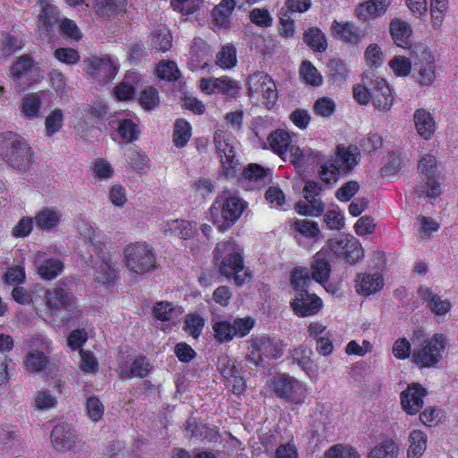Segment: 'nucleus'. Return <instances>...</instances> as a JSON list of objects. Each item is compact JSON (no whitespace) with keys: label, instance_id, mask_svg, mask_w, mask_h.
<instances>
[{"label":"nucleus","instance_id":"nucleus-1","mask_svg":"<svg viewBox=\"0 0 458 458\" xmlns=\"http://www.w3.org/2000/svg\"><path fill=\"white\" fill-rule=\"evenodd\" d=\"M214 259L221 275L233 278L236 285H242L249 275L244 271L242 249L233 240L220 242L214 250Z\"/></svg>","mask_w":458,"mask_h":458},{"label":"nucleus","instance_id":"nucleus-2","mask_svg":"<svg viewBox=\"0 0 458 458\" xmlns=\"http://www.w3.org/2000/svg\"><path fill=\"white\" fill-rule=\"evenodd\" d=\"M246 208L247 202L245 200L237 196L230 195L227 191H224L216 196L211 205L209 208L210 217L217 229L220 232H225L236 223Z\"/></svg>","mask_w":458,"mask_h":458},{"label":"nucleus","instance_id":"nucleus-3","mask_svg":"<svg viewBox=\"0 0 458 458\" xmlns=\"http://www.w3.org/2000/svg\"><path fill=\"white\" fill-rule=\"evenodd\" d=\"M0 156L20 172H26L32 163L30 147L21 136L12 131L0 135Z\"/></svg>","mask_w":458,"mask_h":458},{"label":"nucleus","instance_id":"nucleus-4","mask_svg":"<svg viewBox=\"0 0 458 458\" xmlns=\"http://www.w3.org/2000/svg\"><path fill=\"white\" fill-rule=\"evenodd\" d=\"M447 344L448 340L444 334H435L414 348L412 361L420 368H436L443 359Z\"/></svg>","mask_w":458,"mask_h":458},{"label":"nucleus","instance_id":"nucleus-5","mask_svg":"<svg viewBox=\"0 0 458 458\" xmlns=\"http://www.w3.org/2000/svg\"><path fill=\"white\" fill-rule=\"evenodd\" d=\"M125 266L132 273L145 274L156 267V255L153 248L145 242H137L124 249Z\"/></svg>","mask_w":458,"mask_h":458},{"label":"nucleus","instance_id":"nucleus-6","mask_svg":"<svg viewBox=\"0 0 458 458\" xmlns=\"http://www.w3.org/2000/svg\"><path fill=\"white\" fill-rule=\"evenodd\" d=\"M214 143L225 177L235 176L239 170V163L235 159V138L230 131L218 129L214 134Z\"/></svg>","mask_w":458,"mask_h":458},{"label":"nucleus","instance_id":"nucleus-7","mask_svg":"<svg viewBox=\"0 0 458 458\" xmlns=\"http://www.w3.org/2000/svg\"><path fill=\"white\" fill-rule=\"evenodd\" d=\"M271 386L275 394L285 402L301 404L306 398L304 385L295 377L283 373L273 377Z\"/></svg>","mask_w":458,"mask_h":458},{"label":"nucleus","instance_id":"nucleus-8","mask_svg":"<svg viewBox=\"0 0 458 458\" xmlns=\"http://www.w3.org/2000/svg\"><path fill=\"white\" fill-rule=\"evenodd\" d=\"M249 96L257 102H262L267 108L273 106L278 98L276 86L267 74L257 72L248 80Z\"/></svg>","mask_w":458,"mask_h":458},{"label":"nucleus","instance_id":"nucleus-9","mask_svg":"<svg viewBox=\"0 0 458 458\" xmlns=\"http://www.w3.org/2000/svg\"><path fill=\"white\" fill-rule=\"evenodd\" d=\"M328 245L333 256L342 258L352 265L360 262L363 259L364 251L361 244L352 235H345L331 240Z\"/></svg>","mask_w":458,"mask_h":458},{"label":"nucleus","instance_id":"nucleus-10","mask_svg":"<svg viewBox=\"0 0 458 458\" xmlns=\"http://www.w3.org/2000/svg\"><path fill=\"white\" fill-rule=\"evenodd\" d=\"M321 186L318 182L307 181L304 188V200H300L295 205L297 213L303 216H319L324 211V204L319 195Z\"/></svg>","mask_w":458,"mask_h":458},{"label":"nucleus","instance_id":"nucleus-11","mask_svg":"<svg viewBox=\"0 0 458 458\" xmlns=\"http://www.w3.org/2000/svg\"><path fill=\"white\" fill-rule=\"evenodd\" d=\"M255 321L250 317L238 318L231 324L227 321L216 322L213 329L216 339L220 342H229L233 336L243 337L254 327Z\"/></svg>","mask_w":458,"mask_h":458},{"label":"nucleus","instance_id":"nucleus-12","mask_svg":"<svg viewBox=\"0 0 458 458\" xmlns=\"http://www.w3.org/2000/svg\"><path fill=\"white\" fill-rule=\"evenodd\" d=\"M118 64L110 56H93L88 59L86 72L93 81L108 83L116 75Z\"/></svg>","mask_w":458,"mask_h":458},{"label":"nucleus","instance_id":"nucleus-13","mask_svg":"<svg viewBox=\"0 0 458 458\" xmlns=\"http://www.w3.org/2000/svg\"><path fill=\"white\" fill-rule=\"evenodd\" d=\"M333 254L329 245L321 248L312 258L309 272L313 280L319 284H327L331 275Z\"/></svg>","mask_w":458,"mask_h":458},{"label":"nucleus","instance_id":"nucleus-14","mask_svg":"<svg viewBox=\"0 0 458 458\" xmlns=\"http://www.w3.org/2000/svg\"><path fill=\"white\" fill-rule=\"evenodd\" d=\"M199 88L205 94H222L229 98H236L240 89L238 83L227 76L203 78L199 81Z\"/></svg>","mask_w":458,"mask_h":458},{"label":"nucleus","instance_id":"nucleus-15","mask_svg":"<svg viewBox=\"0 0 458 458\" xmlns=\"http://www.w3.org/2000/svg\"><path fill=\"white\" fill-rule=\"evenodd\" d=\"M31 346H38L41 350L33 348L28 352L24 361L27 369L32 372L45 371L49 364V359L45 353L48 352V342L41 336H36L31 338Z\"/></svg>","mask_w":458,"mask_h":458},{"label":"nucleus","instance_id":"nucleus-16","mask_svg":"<svg viewBox=\"0 0 458 458\" xmlns=\"http://www.w3.org/2000/svg\"><path fill=\"white\" fill-rule=\"evenodd\" d=\"M99 255V252L98 253ZM94 276L98 284L107 285L112 284L117 276V260L110 253H104L98 256L94 261Z\"/></svg>","mask_w":458,"mask_h":458},{"label":"nucleus","instance_id":"nucleus-17","mask_svg":"<svg viewBox=\"0 0 458 458\" xmlns=\"http://www.w3.org/2000/svg\"><path fill=\"white\" fill-rule=\"evenodd\" d=\"M428 391L419 383H412L401 393V404L403 409L411 415L416 414L423 407V397Z\"/></svg>","mask_w":458,"mask_h":458},{"label":"nucleus","instance_id":"nucleus-18","mask_svg":"<svg viewBox=\"0 0 458 458\" xmlns=\"http://www.w3.org/2000/svg\"><path fill=\"white\" fill-rule=\"evenodd\" d=\"M50 437L54 448L59 452L72 450L78 440L76 431L67 423L55 426Z\"/></svg>","mask_w":458,"mask_h":458},{"label":"nucleus","instance_id":"nucleus-19","mask_svg":"<svg viewBox=\"0 0 458 458\" xmlns=\"http://www.w3.org/2000/svg\"><path fill=\"white\" fill-rule=\"evenodd\" d=\"M291 306L297 315H315L322 307V300L308 291L296 293Z\"/></svg>","mask_w":458,"mask_h":458},{"label":"nucleus","instance_id":"nucleus-20","mask_svg":"<svg viewBox=\"0 0 458 458\" xmlns=\"http://www.w3.org/2000/svg\"><path fill=\"white\" fill-rule=\"evenodd\" d=\"M371 100L376 109L388 111L394 103V97L386 81L376 77L371 78Z\"/></svg>","mask_w":458,"mask_h":458},{"label":"nucleus","instance_id":"nucleus-21","mask_svg":"<svg viewBox=\"0 0 458 458\" xmlns=\"http://www.w3.org/2000/svg\"><path fill=\"white\" fill-rule=\"evenodd\" d=\"M360 159V152L356 147L350 146L345 148L338 145L336 152L331 160L339 172L345 175L348 174L358 165Z\"/></svg>","mask_w":458,"mask_h":458},{"label":"nucleus","instance_id":"nucleus-22","mask_svg":"<svg viewBox=\"0 0 458 458\" xmlns=\"http://www.w3.org/2000/svg\"><path fill=\"white\" fill-rule=\"evenodd\" d=\"M188 67L195 72L205 70L212 57L209 46L200 38H194L190 50Z\"/></svg>","mask_w":458,"mask_h":458},{"label":"nucleus","instance_id":"nucleus-23","mask_svg":"<svg viewBox=\"0 0 458 458\" xmlns=\"http://www.w3.org/2000/svg\"><path fill=\"white\" fill-rule=\"evenodd\" d=\"M46 304L56 310H68L75 305L73 295L64 287L56 286L45 293Z\"/></svg>","mask_w":458,"mask_h":458},{"label":"nucleus","instance_id":"nucleus-24","mask_svg":"<svg viewBox=\"0 0 458 458\" xmlns=\"http://www.w3.org/2000/svg\"><path fill=\"white\" fill-rule=\"evenodd\" d=\"M160 229L166 236H176L184 240L191 238L197 231L195 223L182 219L165 221Z\"/></svg>","mask_w":458,"mask_h":458},{"label":"nucleus","instance_id":"nucleus-25","mask_svg":"<svg viewBox=\"0 0 458 458\" xmlns=\"http://www.w3.org/2000/svg\"><path fill=\"white\" fill-rule=\"evenodd\" d=\"M384 279L380 273H360L355 278L356 292L363 296L376 293L382 289Z\"/></svg>","mask_w":458,"mask_h":458},{"label":"nucleus","instance_id":"nucleus-26","mask_svg":"<svg viewBox=\"0 0 458 458\" xmlns=\"http://www.w3.org/2000/svg\"><path fill=\"white\" fill-rule=\"evenodd\" d=\"M271 171L258 164H250L242 172V183L248 182L250 189L261 188L271 181Z\"/></svg>","mask_w":458,"mask_h":458},{"label":"nucleus","instance_id":"nucleus-27","mask_svg":"<svg viewBox=\"0 0 458 458\" xmlns=\"http://www.w3.org/2000/svg\"><path fill=\"white\" fill-rule=\"evenodd\" d=\"M391 3L392 0H369L360 3L356 8V15L362 21L377 18L386 12Z\"/></svg>","mask_w":458,"mask_h":458},{"label":"nucleus","instance_id":"nucleus-28","mask_svg":"<svg viewBox=\"0 0 458 458\" xmlns=\"http://www.w3.org/2000/svg\"><path fill=\"white\" fill-rule=\"evenodd\" d=\"M288 151L291 162L298 165H318L325 160V156L320 151L311 148L301 149L299 147L290 144Z\"/></svg>","mask_w":458,"mask_h":458},{"label":"nucleus","instance_id":"nucleus-29","mask_svg":"<svg viewBox=\"0 0 458 458\" xmlns=\"http://www.w3.org/2000/svg\"><path fill=\"white\" fill-rule=\"evenodd\" d=\"M62 219V213L55 208L46 207L34 216L36 226L42 231L52 232L57 228Z\"/></svg>","mask_w":458,"mask_h":458},{"label":"nucleus","instance_id":"nucleus-30","mask_svg":"<svg viewBox=\"0 0 458 458\" xmlns=\"http://www.w3.org/2000/svg\"><path fill=\"white\" fill-rule=\"evenodd\" d=\"M418 294L421 300L428 302L431 310L437 315H445L451 310V302L447 299H442L429 287L420 286Z\"/></svg>","mask_w":458,"mask_h":458},{"label":"nucleus","instance_id":"nucleus-31","mask_svg":"<svg viewBox=\"0 0 458 458\" xmlns=\"http://www.w3.org/2000/svg\"><path fill=\"white\" fill-rule=\"evenodd\" d=\"M37 270L38 275L47 280H52L61 274L64 265L60 259L55 258L44 259L42 254H38L35 258Z\"/></svg>","mask_w":458,"mask_h":458},{"label":"nucleus","instance_id":"nucleus-32","mask_svg":"<svg viewBox=\"0 0 458 458\" xmlns=\"http://www.w3.org/2000/svg\"><path fill=\"white\" fill-rule=\"evenodd\" d=\"M117 132L123 143H132L140 137V130L137 118H118Z\"/></svg>","mask_w":458,"mask_h":458},{"label":"nucleus","instance_id":"nucleus-33","mask_svg":"<svg viewBox=\"0 0 458 458\" xmlns=\"http://www.w3.org/2000/svg\"><path fill=\"white\" fill-rule=\"evenodd\" d=\"M32 59L29 56H21L13 66L11 75L14 81L19 83V90L30 84V72L32 67Z\"/></svg>","mask_w":458,"mask_h":458},{"label":"nucleus","instance_id":"nucleus-34","mask_svg":"<svg viewBox=\"0 0 458 458\" xmlns=\"http://www.w3.org/2000/svg\"><path fill=\"white\" fill-rule=\"evenodd\" d=\"M413 119L420 136L424 140L431 139L436 130L432 114L425 109H418L414 113Z\"/></svg>","mask_w":458,"mask_h":458},{"label":"nucleus","instance_id":"nucleus-35","mask_svg":"<svg viewBox=\"0 0 458 458\" xmlns=\"http://www.w3.org/2000/svg\"><path fill=\"white\" fill-rule=\"evenodd\" d=\"M251 348H257L263 358L277 359L283 355L281 343L269 337L261 336L250 340Z\"/></svg>","mask_w":458,"mask_h":458},{"label":"nucleus","instance_id":"nucleus-36","mask_svg":"<svg viewBox=\"0 0 458 458\" xmlns=\"http://www.w3.org/2000/svg\"><path fill=\"white\" fill-rule=\"evenodd\" d=\"M152 366L147 360L145 356H138L131 362L130 368L121 367L120 377L123 379H130L131 377H146L151 371Z\"/></svg>","mask_w":458,"mask_h":458},{"label":"nucleus","instance_id":"nucleus-37","mask_svg":"<svg viewBox=\"0 0 458 458\" xmlns=\"http://www.w3.org/2000/svg\"><path fill=\"white\" fill-rule=\"evenodd\" d=\"M331 28L335 36L345 43L356 45L362 38V34L352 22L341 23L334 21Z\"/></svg>","mask_w":458,"mask_h":458},{"label":"nucleus","instance_id":"nucleus-38","mask_svg":"<svg viewBox=\"0 0 458 458\" xmlns=\"http://www.w3.org/2000/svg\"><path fill=\"white\" fill-rule=\"evenodd\" d=\"M390 33L396 46L408 48L411 46V29L403 21L394 19L390 22Z\"/></svg>","mask_w":458,"mask_h":458},{"label":"nucleus","instance_id":"nucleus-39","mask_svg":"<svg viewBox=\"0 0 458 458\" xmlns=\"http://www.w3.org/2000/svg\"><path fill=\"white\" fill-rule=\"evenodd\" d=\"M42 94L30 93L24 96L21 103V112L24 118L32 120L40 116Z\"/></svg>","mask_w":458,"mask_h":458},{"label":"nucleus","instance_id":"nucleus-40","mask_svg":"<svg viewBox=\"0 0 458 458\" xmlns=\"http://www.w3.org/2000/svg\"><path fill=\"white\" fill-rule=\"evenodd\" d=\"M234 7V0H222L212 12L215 24L219 28L227 29L231 23V15Z\"/></svg>","mask_w":458,"mask_h":458},{"label":"nucleus","instance_id":"nucleus-41","mask_svg":"<svg viewBox=\"0 0 458 458\" xmlns=\"http://www.w3.org/2000/svg\"><path fill=\"white\" fill-rule=\"evenodd\" d=\"M78 233L83 241L89 244L92 250L98 253L101 244L100 235L93 227V225L84 219H80L77 222Z\"/></svg>","mask_w":458,"mask_h":458},{"label":"nucleus","instance_id":"nucleus-42","mask_svg":"<svg viewBox=\"0 0 458 458\" xmlns=\"http://www.w3.org/2000/svg\"><path fill=\"white\" fill-rule=\"evenodd\" d=\"M183 312L182 307L174 305L173 302L162 301L153 304L150 301H144L143 313L151 315H180Z\"/></svg>","mask_w":458,"mask_h":458},{"label":"nucleus","instance_id":"nucleus-43","mask_svg":"<svg viewBox=\"0 0 458 458\" xmlns=\"http://www.w3.org/2000/svg\"><path fill=\"white\" fill-rule=\"evenodd\" d=\"M267 142L270 148L275 153L283 157L284 155H286L288 148L290 147L291 137L287 131L284 130H276L268 135Z\"/></svg>","mask_w":458,"mask_h":458},{"label":"nucleus","instance_id":"nucleus-44","mask_svg":"<svg viewBox=\"0 0 458 458\" xmlns=\"http://www.w3.org/2000/svg\"><path fill=\"white\" fill-rule=\"evenodd\" d=\"M407 458H420L427 448V436L420 430H412L409 436Z\"/></svg>","mask_w":458,"mask_h":458},{"label":"nucleus","instance_id":"nucleus-45","mask_svg":"<svg viewBox=\"0 0 458 458\" xmlns=\"http://www.w3.org/2000/svg\"><path fill=\"white\" fill-rule=\"evenodd\" d=\"M312 281L314 280L307 267H298L291 272L290 283L297 293L307 291Z\"/></svg>","mask_w":458,"mask_h":458},{"label":"nucleus","instance_id":"nucleus-46","mask_svg":"<svg viewBox=\"0 0 458 458\" xmlns=\"http://www.w3.org/2000/svg\"><path fill=\"white\" fill-rule=\"evenodd\" d=\"M138 78L139 76L134 72L126 74L123 81L114 89L115 98L119 100H128L131 98L136 90L134 82L138 81Z\"/></svg>","mask_w":458,"mask_h":458},{"label":"nucleus","instance_id":"nucleus-47","mask_svg":"<svg viewBox=\"0 0 458 458\" xmlns=\"http://www.w3.org/2000/svg\"><path fill=\"white\" fill-rule=\"evenodd\" d=\"M126 0H96L97 13L103 18H111L123 11Z\"/></svg>","mask_w":458,"mask_h":458},{"label":"nucleus","instance_id":"nucleus-48","mask_svg":"<svg viewBox=\"0 0 458 458\" xmlns=\"http://www.w3.org/2000/svg\"><path fill=\"white\" fill-rule=\"evenodd\" d=\"M303 40L312 50L322 53L327 47L325 34L318 28L309 29L303 36Z\"/></svg>","mask_w":458,"mask_h":458},{"label":"nucleus","instance_id":"nucleus-49","mask_svg":"<svg viewBox=\"0 0 458 458\" xmlns=\"http://www.w3.org/2000/svg\"><path fill=\"white\" fill-rule=\"evenodd\" d=\"M41 5V13L39 14V27H45L48 30L58 21V10L57 7L52 4L48 0H39Z\"/></svg>","mask_w":458,"mask_h":458},{"label":"nucleus","instance_id":"nucleus-50","mask_svg":"<svg viewBox=\"0 0 458 458\" xmlns=\"http://www.w3.org/2000/svg\"><path fill=\"white\" fill-rule=\"evenodd\" d=\"M426 55L418 68V81L420 84L428 86L435 81L436 74L433 57L428 54Z\"/></svg>","mask_w":458,"mask_h":458},{"label":"nucleus","instance_id":"nucleus-51","mask_svg":"<svg viewBox=\"0 0 458 458\" xmlns=\"http://www.w3.org/2000/svg\"><path fill=\"white\" fill-rule=\"evenodd\" d=\"M299 72L301 78L306 84L318 87L323 83L322 75L310 61H303L301 63Z\"/></svg>","mask_w":458,"mask_h":458},{"label":"nucleus","instance_id":"nucleus-52","mask_svg":"<svg viewBox=\"0 0 458 458\" xmlns=\"http://www.w3.org/2000/svg\"><path fill=\"white\" fill-rule=\"evenodd\" d=\"M399 447L393 439H386L375 445L369 456L373 458H397Z\"/></svg>","mask_w":458,"mask_h":458},{"label":"nucleus","instance_id":"nucleus-53","mask_svg":"<svg viewBox=\"0 0 458 458\" xmlns=\"http://www.w3.org/2000/svg\"><path fill=\"white\" fill-rule=\"evenodd\" d=\"M191 136V127L183 119H178L174 123L173 140L177 148L184 147Z\"/></svg>","mask_w":458,"mask_h":458},{"label":"nucleus","instance_id":"nucleus-54","mask_svg":"<svg viewBox=\"0 0 458 458\" xmlns=\"http://www.w3.org/2000/svg\"><path fill=\"white\" fill-rule=\"evenodd\" d=\"M152 47L162 52L168 51L172 47V36L165 27L156 29L151 34Z\"/></svg>","mask_w":458,"mask_h":458},{"label":"nucleus","instance_id":"nucleus-55","mask_svg":"<svg viewBox=\"0 0 458 458\" xmlns=\"http://www.w3.org/2000/svg\"><path fill=\"white\" fill-rule=\"evenodd\" d=\"M64 114L62 109L52 110L45 119L46 134L49 137L55 135L64 125Z\"/></svg>","mask_w":458,"mask_h":458},{"label":"nucleus","instance_id":"nucleus-56","mask_svg":"<svg viewBox=\"0 0 458 458\" xmlns=\"http://www.w3.org/2000/svg\"><path fill=\"white\" fill-rule=\"evenodd\" d=\"M416 193L419 197L426 196L429 199H436L440 196L442 189L437 175L427 177L426 182L417 187Z\"/></svg>","mask_w":458,"mask_h":458},{"label":"nucleus","instance_id":"nucleus-57","mask_svg":"<svg viewBox=\"0 0 458 458\" xmlns=\"http://www.w3.org/2000/svg\"><path fill=\"white\" fill-rule=\"evenodd\" d=\"M237 62L236 50L233 46H224L216 54V64L224 69L235 66Z\"/></svg>","mask_w":458,"mask_h":458},{"label":"nucleus","instance_id":"nucleus-58","mask_svg":"<svg viewBox=\"0 0 458 458\" xmlns=\"http://www.w3.org/2000/svg\"><path fill=\"white\" fill-rule=\"evenodd\" d=\"M327 68L334 82H344L348 76L349 71L344 62L341 59L335 58L330 60L327 64Z\"/></svg>","mask_w":458,"mask_h":458},{"label":"nucleus","instance_id":"nucleus-59","mask_svg":"<svg viewBox=\"0 0 458 458\" xmlns=\"http://www.w3.org/2000/svg\"><path fill=\"white\" fill-rule=\"evenodd\" d=\"M294 229L302 236L316 239L319 235V228L316 222L307 219H297L293 223Z\"/></svg>","mask_w":458,"mask_h":458},{"label":"nucleus","instance_id":"nucleus-60","mask_svg":"<svg viewBox=\"0 0 458 458\" xmlns=\"http://www.w3.org/2000/svg\"><path fill=\"white\" fill-rule=\"evenodd\" d=\"M157 76L168 81H176L180 77V71L173 61H162L157 69Z\"/></svg>","mask_w":458,"mask_h":458},{"label":"nucleus","instance_id":"nucleus-61","mask_svg":"<svg viewBox=\"0 0 458 458\" xmlns=\"http://www.w3.org/2000/svg\"><path fill=\"white\" fill-rule=\"evenodd\" d=\"M342 174L331 161L322 163L319 169L320 179L327 184H334L339 180Z\"/></svg>","mask_w":458,"mask_h":458},{"label":"nucleus","instance_id":"nucleus-62","mask_svg":"<svg viewBox=\"0 0 458 458\" xmlns=\"http://www.w3.org/2000/svg\"><path fill=\"white\" fill-rule=\"evenodd\" d=\"M364 56L367 65L370 68H377L384 61L383 53L377 44L369 45L365 51Z\"/></svg>","mask_w":458,"mask_h":458},{"label":"nucleus","instance_id":"nucleus-63","mask_svg":"<svg viewBox=\"0 0 458 458\" xmlns=\"http://www.w3.org/2000/svg\"><path fill=\"white\" fill-rule=\"evenodd\" d=\"M141 106L146 110L155 108L159 103L158 92L155 88L148 87L142 90L140 98Z\"/></svg>","mask_w":458,"mask_h":458},{"label":"nucleus","instance_id":"nucleus-64","mask_svg":"<svg viewBox=\"0 0 458 458\" xmlns=\"http://www.w3.org/2000/svg\"><path fill=\"white\" fill-rule=\"evenodd\" d=\"M19 439L18 431L13 426L0 427V446L9 448Z\"/></svg>","mask_w":458,"mask_h":458}]
</instances>
